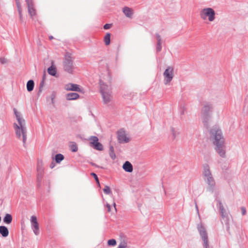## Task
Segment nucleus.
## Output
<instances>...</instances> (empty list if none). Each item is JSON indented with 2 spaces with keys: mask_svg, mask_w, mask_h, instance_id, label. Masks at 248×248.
<instances>
[{
  "mask_svg": "<svg viewBox=\"0 0 248 248\" xmlns=\"http://www.w3.org/2000/svg\"><path fill=\"white\" fill-rule=\"evenodd\" d=\"M123 11L126 17L132 18L133 13L131 8L128 7H124L123 9Z\"/></svg>",
  "mask_w": 248,
  "mask_h": 248,
  "instance_id": "nucleus-17",
  "label": "nucleus"
},
{
  "mask_svg": "<svg viewBox=\"0 0 248 248\" xmlns=\"http://www.w3.org/2000/svg\"><path fill=\"white\" fill-rule=\"evenodd\" d=\"M16 2V5L17 8L18 12L20 18L21 19L22 17V8L21 3L20 2L19 0H15Z\"/></svg>",
  "mask_w": 248,
  "mask_h": 248,
  "instance_id": "nucleus-23",
  "label": "nucleus"
},
{
  "mask_svg": "<svg viewBox=\"0 0 248 248\" xmlns=\"http://www.w3.org/2000/svg\"><path fill=\"white\" fill-rule=\"evenodd\" d=\"M173 68L170 66L168 67L164 71L163 76L164 77V83L168 84L173 78Z\"/></svg>",
  "mask_w": 248,
  "mask_h": 248,
  "instance_id": "nucleus-10",
  "label": "nucleus"
},
{
  "mask_svg": "<svg viewBox=\"0 0 248 248\" xmlns=\"http://www.w3.org/2000/svg\"><path fill=\"white\" fill-rule=\"evenodd\" d=\"M117 248H119L118 247Z\"/></svg>",
  "mask_w": 248,
  "mask_h": 248,
  "instance_id": "nucleus-51",
  "label": "nucleus"
},
{
  "mask_svg": "<svg viewBox=\"0 0 248 248\" xmlns=\"http://www.w3.org/2000/svg\"><path fill=\"white\" fill-rule=\"evenodd\" d=\"M93 147L95 149L98 151H102L103 149V145L98 141L97 142Z\"/></svg>",
  "mask_w": 248,
  "mask_h": 248,
  "instance_id": "nucleus-32",
  "label": "nucleus"
},
{
  "mask_svg": "<svg viewBox=\"0 0 248 248\" xmlns=\"http://www.w3.org/2000/svg\"><path fill=\"white\" fill-rule=\"evenodd\" d=\"M31 223L33 232L36 235H38L39 234V224L35 216H32L31 217Z\"/></svg>",
  "mask_w": 248,
  "mask_h": 248,
  "instance_id": "nucleus-11",
  "label": "nucleus"
},
{
  "mask_svg": "<svg viewBox=\"0 0 248 248\" xmlns=\"http://www.w3.org/2000/svg\"><path fill=\"white\" fill-rule=\"evenodd\" d=\"M127 245L126 244L124 243H120L118 246L119 248H125L126 247Z\"/></svg>",
  "mask_w": 248,
  "mask_h": 248,
  "instance_id": "nucleus-39",
  "label": "nucleus"
},
{
  "mask_svg": "<svg viewBox=\"0 0 248 248\" xmlns=\"http://www.w3.org/2000/svg\"><path fill=\"white\" fill-rule=\"evenodd\" d=\"M109 156L113 160L116 158L114 148L112 146L109 147Z\"/></svg>",
  "mask_w": 248,
  "mask_h": 248,
  "instance_id": "nucleus-31",
  "label": "nucleus"
},
{
  "mask_svg": "<svg viewBox=\"0 0 248 248\" xmlns=\"http://www.w3.org/2000/svg\"><path fill=\"white\" fill-rule=\"evenodd\" d=\"M48 74L52 76H55L57 74L56 69L53 66H51L47 69Z\"/></svg>",
  "mask_w": 248,
  "mask_h": 248,
  "instance_id": "nucleus-21",
  "label": "nucleus"
},
{
  "mask_svg": "<svg viewBox=\"0 0 248 248\" xmlns=\"http://www.w3.org/2000/svg\"><path fill=\"white\" fill-rule=\"evenodd\" d=\"M49 39L50 40H52V39H53V37L52 36H50L49 37Z\"/></svg>",
  "mask_w": 248,
  "mask_h": 248,
  "instance_id": "nucleus-47",
  "label": "nucleus"
},
{
  "mask_svg": "<svg viewBox=\"0 0 248 248\" xmlns=\"http://www.w3.org/2000/svg\"><path fill=\"white\" fill-rule=\"evenodd\" d=\"M214 109L213 104L211 102L205 101L201 109V118L204 125L208 127Z\"/></svg>",
  "mask_w": 248,
  "mask_h": 248,
  "instance_id": "nucleus-3",
  "label": "nucleus"
},
{
  "mask_svg": "<svg viewBox=\"0 0 248 248\" xmlns=\"http://www.w3.org/2000/svg\"><path fill=\"white\" fill-rule=\"evenodd\" d=\"M64 89L66 91H76L81 92V90L79 85L76 84L68 83L65 85Z\"/></svg>",
  "mask_w": 248,
  "mask_h": 248,
  "instance_id": "nucleus-13",
  "label": "nucleus"
},
{
  "mask_svg": "<svg viewBox=\"0 0 248 248\" xmlns=\"http://www.w3.org/2000/svg\"><path fill=\"white\" fill-rule=\"evenodd\" d=\"M28 12L31 17L35 16L36 14L35 9L33 6H31V7H28Z\"/></svg>",
  "mask_w": 248,
  "mask_h": 248,
  "instance_id": "nucleus-25",
  "label": "nucleus"
},
{
  "mask_svg": "<svg viewBox=\"0 0 248 248\" xmlns=\"http://www.w3.org/2000/svg\"><path fill=\"white\" fill-rule=\"evenodd\" d=\"M45 84V81H41L39 84V90L38 93H41L42 91V89L43 87L44 86Z\"/></svg>",
  "mask_w": 248,
  "mask_h": 248,
  "instance_id": "nucleus-36",
  "label": "nucleus"
},
{
  "mask_svg": "<svg viewBox=\"0 0 248 248\" xmlns=\"http://www.w3.org/2000/svg\"><path fill=\"white\" fill-rule=\"evenodd\" d=\"M100 92L101 93L104 103L108 104L112 99L111 89L110 86L105 84L101 79L99 81Z\"/></svg>",
  "mask_w": 248,
  "mask_h": 248,
  "instance_id": "nucleus-5",
  "label": "nucleus"
},
{
  "mask_svg": "<svg viewBox=\"0 0 248 248\" xmlns=\"http://www.w3.org/2000/svg\"><path fill=\"white\" fill-rule=\"evenodd\" d=\"M123 169L127 172H132L133 170L132 165L128 161H126L124 163L123 165Z\"/></svg>",
  "mask_w": 248,
  "mask_h": 248,
  "instance_id": "nucleus-15",
  "label": "nucleus"
},
{
  "mask_svg": "<svg viewBox=\"0 0 248 248\" xmlns=\"http://www.w3.org/2000/svg\"><path fill=\"white\" fill-rule=\"evenodd\" d=\"M28 7H31V6H33V0H25Z\"/></svg>",
  "mask_w": 248,
  "mask_h": 248,
  "instance_id": "nucleus-37",
  "label": "nucleus"
},
{
  "mask_svg": "<svg viewBox=\"0 0 248 248\" xmlns=\"http://www.w3.org/2000/svg\"><path fill=\"white\" fill-rule=\"evenodd\" d=\"M106 206L108 208V212H110V205L108 203H107V205H106Z\"/></svg>",
  "mask_w": 248,
  "mask_h": 248,
  "instance_id": "nucleus-43",
  "label": "nucleus"
},
{
  "mask_svg": "<svg viewBox=\"0 0 248 248\" xmlns=\"http://www.w3.org/2000/svg\"><path fill=\"white\" fill-rule=\"evenodd\" d=\"M93 166H96V165H95L94 164H93Z\"/></svg>",
  "mask_w": 248,
  "mask_h": 248,
  "instance_id": "nucleus-49",
  "label": "nucleus"
},
{
  "mask_svg": "<svg viewBox=\"0 0 248 248\" xmlns=\"http://www.w3.org/2000/svg\"><path fill=\"white\" fill-rule=\"evenodd\" d=\"M104 42L105 45L108 46L110 44V33H107L104 37Z\"/></svg>",
  "mask_w": 248,
  "mask_h": 248,
  "instance_id": "nucleus-27",
  "label": "nucleus"
},
{
  "mask_svg": "<svg viewBox=\"0 0 248 248\" xmlns=\"http://www.w3.org/2000/svg\"><path fill=\"white\" fill-rule=\"evenodd\" d=\"M155 37L157 40V44H156V51L157 52H159L161 51L162 49V39L161 38L160 35L158 33H156Z\"/></svg>",
  "mask_w": 248,
  "mask_h": 248,
  "instance_id": "nucleus-14",
  "label": "nucleus"
},
{
  "mask_svg": "<svg viewBox=\"0 0 248 248\" xmlns=\"http://www.w3.org/2000/svg\"><path fill=\"white\" fill-rule=\"evenodd\" d=\"M113 206L114 207V208H115V210H116V204H115V202L113 203Z\"/></svg>",
  "mask_w": 248,
  "mask_h": 248,
  "instance_id": "nucleus-48",
  "label": "nucleus"
},
{
  "mask_svg": "<svg viewBox=\"0 0 248 248\" xmlns=\"http://www.w3.org/2000/svg\"><path fill=\"white\" fill-rule=\"evenodd\" d=\"M171 131L173 139H175L180 133L178 130H176L173 127L171 128Z\"/></svg>",
  "mask_w": 248,
  "mask_h": 248,
  "instance_id": "nucleus-29",
  "label": "nucleus"
},
{
  "mask_svg": "<svg viewBox=\"0 0 248 248\" xmlns=\"http://www.w3.org/2000/svg\"><path fill=\"white\" fill-rule=\"evenodd\" d=\"M91 175L93 176L94 178V180H95L96 183L97 184V185L100 186V183H99V179H98V178L97 177V175L94 172H92L91 173Z\"/></svg>",
  "mask_w": 248,
  "mask_h": 248,
  "instance_id": "nucleus-35",
  "label": "nucleus"
},
{
  "mask_svg": "<svg viewBox=\"0 0 248 248\" xmlns=\"http://www.w3.org/2000/svg\"><path fill=\"white\" fill-rule=\"evenodd\" d=\"M108 246H115L116 244V241L114 239H109L108 241Z\"/></svg>",
  "mask_w": 248,
  "mask_h": 248,
  "instance_id": "nucleus-34",
  "label": "nucleus"
},
{
  "mask_svg": "<svg viewBox=\"0 0 248 248\" xmlns=\"http://www.w3.org/2000/svg\"><path fill=\"white\" fill-rule=\"evenodd\" d=\"M111 24H106L104 26V29L105 30H108V29H109L110 27H111Z\"/></svg>",
  "mask_w": 248,
  "mask_h": 248,
  "instance_id": "nucleus-40",
  "label": "nucleus"
},
{
  "mask_svg": "<svg viewBox=\"0 0 248 248\" xmlns=\"http://www.w3.org/2000/svg\"><path fill=\"white\" fill-rule=\"evenodd\" d=\"M117 138L120 143H127L129 141V138L126 137L125 132L123 130L118 131Z\"/></svg>",
  "mask_w": 248,
  "mask_h": 248,
  "instance_id": "nucleus-12",
  "label": "nucleus"
},
{
  "mask_svg": "<svg viewBox=\"0 0 248 248\" xmlns=\"http://www.w3.org/2000/svg\"><path fill=\"white\" fill-rule=\"evenodd\" d=\"M79 95L75 93H70L66 94V98L67 100H74L78 99Z\"/></svg>",
  "mask_w": 248,
  "mask_h": 248,
  "instance_id": "nucleus-16",
  "label": "nucleus"
},
{
  "mask_svg": "<svg viewBox=\"0 0 248 248\" xmlns=\"http://www.w3.org/2000/svg\"><path fill=\"white\" fill-rule=\"evenodd\" d=\"M7 62V60L3 58V57H1L0 58V62L2 64H4L5 63H6Z\"/></svg>",
  "mask_w": 248,
  "mask_h": 248,
  "instance_id": "nucleus-38",
  "label": "nucleus"
},
{
  "mask_svg": "<svg viewBox=\"0 0 248 248\" xmlns=\"http://www.w3.org/2000/svg\"><path fill=\"white\" fill-rule=\"evenodd\" d=\"M34 83L33 80H29L27 83V89L29 92L33 90Z\"/></svg>",
  "mask_w": 248,
  "mask_h": 248,
  "instance_id": "nucleus-20",
  "label": "nucleus"
},
{
  "mask_svg": "<svg viewBox=\"0 0 248 248\" xmlns=\"http://www.w3.org/2000/svg\"><path fill=\"white\" fill-rule=\"evenodd\" d=\"M195 207H196L197 212L198 214H199V209H198V205H197L196 202H195Z\"/></svg>",
  "mask_w": 248,
  "mask_h": 248,
  "instance_id": "nucleus-45",
  "label": "nucleus"
},
{
  "mask_svg": "<svg viewBox=\"0 0 248 248\" xmlns=\"http://www.w3.org/2000/svg\"><path fill=\"white\" fill-rule=\"evenodd\" d=\"M211 137L213 140V144L217 153L222 158L226 157V145L225 140L222 136L221 129L217 127H213L210 130Z\"/></svg>",
  "mask_w": 248,
  "mask_h": 248,
  "instance_id": "nucleus-1",
  "label": "nucleus"
},
{
  "mask_svg": "<svg viewBox=\"0 0 248 248\" xmlns=\"http://www.w3.org/2000/svg\"><path fill=\"white\" fill-rule=\"evenodd\" d=\"M90 141L91 146H93L98 141V138L96 136H91L89 139Z\"/></svg>",
  "mask_w": 248,
  "mask_h": 248,
  "instance_id": "nucleus-26",
  "label": "nucleus"
},
{
  "mask_svg": "<svg viewBox=\"0 0 248 248\" xmlns=\"http://www.w3.org/2000/svg\"><path fill=\"white\" fill-rule=\"evenodd\" d=\"M103 191L105 193L107 194H109L111 193L110 188L108 186H105V188L103 189Z\"/></svg>",
  "mask_w": 248,
  "mask_h": 248,
  "instance_id": "nucleus-33",
  "label": "nucleus"
},
{
  "mask_svg": "<svg viewBox=\"0 0 248 248\" xmlns=\"http://www.w3.org/2000/svg\"><path fill=\"white\" fill-rule=\"evenodd\" d=\"M197 229L203 241L204 248H208V239L205 228L202 224H200L198 225Z\"/></svg>",
  "mask_w": 248,
  "mask_h": 248,
  "instance_id": "nucleus-8",
  "label": "nucleus"
},
{
  "mask_svg": "<svg viewBox=\"0 0 248 248\" xmlns=\"http://www.w3.org/2000/svg\"><path fill=\"white\" fill-rule=\"evenodd\" d=\"M53 98H52V101L53 102Z\"/></svg>",
  "mask_w": 248,
  "mask_h": 248,
  "instance_id": "nucleus-50",
  "label": "nucleus"
},
{
  "mask_svg": "<svg viewBox=\"0 0 248 248\" xmlns=\"http://www.w3.org/2000/svg\"><path fill=\"white\" fill-rule=\"evenodd\" d=\"M46 79V74L45 72H44L43 74V77H42V80L45 81Z\"/></svg>",
  "mask_w": 248,
  "mask_h": 248,
  "instance_id": "nucleus-42",
  "label": "nucleus"
},
{
  "mask_svg": "<svg viewBox=\"0 0 248 248\" xmlns=\"http://www.w3.org/2000/svg\"><path fill=\"white\" fill-rule=\"evenodd\" d=\"M215 12L211 8L203 9L200 12V16L202 19L205 20L208 17L209 21H213L215 19Z\"/></svg>",
  "mask_w": 248,
  "mask_h": 248,
  "instance_id": "nucleus-7",
  "label": "nucleus"
},
{
  "mask_svg": "<svg viewBox=\"0 0 248 248\" xmlns=\"http://www.w3.org/2000/svg\"><path fill=\"white\" fill-rule=\"evenodd\" d=\"M64 158V156L61 154H58L55 156V160L57 163H60Z\"/></svg>",
  "mask_w": 248,
  "mask_h": 248,
  "instance_id": "nucleus-24",
  "label": "nucleus"
},
{
  "mask_svg": "<svg viewBox=\"0 0 248 248\" xmlns=\"http://www.w3.org/2000/svg\"><path fill=\"white\" fill-rule=\"evenodd\" d=\"M14 112L18 121V124H14L16 134L19 139H21L22 137V140L24 145H25L27 140V129L25 126V120L21 117L20 113L16 108H14Z\"/></svg>",
  "mask_w": 248,
  "mask_h": 248,
  "instance_id": "nucleus-2",
  "label": "nucleus"
},
{
  "mask_svg": "<svg viewBox=\"0 0 248 248\" xmlns=\"http://www.w3.org/2000/svg\"><path fill=\"white\" fill-rule=\"evenodd\" d=\"M37 172H40V174L41 175V173H44V167L43 161L41 160H38L37 165Z\"/></svg>",
  "mask_w": 248,
  "mask_h": 248,
  "instance_id": "nucleus-19",
  "label": "nucleus"
},
{
  "mask_svg": "<svg viewBox=\"0 0 248 248\" xmlns=\"http://www.w3.org/2000/svg\"><path fill=\"white\" fill-rule=\"evenodd\" d=\"M217 202V205H218L219 210L221 216L222 218V219L224 220L225 223L226 224L228 225L229 224V218H228V214L226 211V210L224 209L223 205L222 203H221V202L219 199H216Z\"/></svg>",
  "mask_w": 248,
  "mask_h": 248,
  "instance_id": "nucleus-9",
  "label": "nucleus"
},
{
  "mask_svg": "<svg viewBox=\"0 0 248 248\" xmlns=\"http://www.w3.org/2000/svg\"><path fill=\"white\" fill-rule=\"evenodd\" d=\"M242 213L243 215H245L246 213V210L245 207H241Z\"/></svg>",
  "mask_w": 248,
  "mask_h": 248,
  "instance_id": "nucleus-41",
  "label": "nucleus"
},
{
  "mask_svg": "<svg viewBox=\"0 0 248 248\" xmlns=\"http://www.w3.org/2000/svg\"><path fill=\"white\" fill-rule=\"evenodd\" d=\"M202 175L204 182L208 185L207 190L213 193L215 188L216 182L210 171V167L207 164L203 166Z\"/></svg>",
  "mask_w": 248,
  "mask_h": 248,
  "instance_id": "nucleus-4",
  "label": "nucleus"
},
{
  "mask_svg": "<svg viewBox=\"0 0 248 248\" xmlns=\"http://www.w3.org/2000/svg\"><path fill=\"white\" fill-rule=\"evenodd\" d=\"M70 150L73 152H76L78 150V146L76 143L75 142H72L71 143V144L70 146Z\"/></svg>",
  "mask_w": 248,
  "mask_h": 248,
  "instance_id": "nucleus-30",
  "label": "nucleus"
},
{
  "mask_svg": "<svg viewBox=\"0 0 248 248\" xmlns=\"http://www.w3.org/2000/svg\"><path fill=\"white\" fill-rule=\"evenodd\" d=\"M185 110V108L184 107H183L180 111V113L181 115H183L184 114Z\"/></svg>",
  "mask_w": 248,
  "mask_h": 248,
  "instance_id": "nucleus-44",
  "label": "nucleus"
},
{
  "mask_svg": "<svg viewBox=\"0 0 248 248\" xmlns=\"http://www.w3.org/2000/svg\"><path fill=\"white\" fill-rule=\"evenodd\" d=\"M55 164L53 163H52L50 165V168L52 169L54 167Z\"/></svg>",
  "mask_w": 248,
  "mask_h": 248,
  "instance_id": "nucleus-46",
  "label": "nucleus"
},
{
  "mask_svg": "<svg viewBox=\"0 0 248 248\" xmlns=\"http://www.w3.org/2000/svg\"><path fill=\"white\" fill-rule=\"evenodd\" d=\"M12 221V217L10 214H6L3 218V222L6 224H10Z\"/></svg>",
  "mask_w": 248,
  "mask_h": 248,
  "instance_id": "nucleus-22",
  "label": "nucleus"
},
{
  "mask_svg": "<svg viewBox=\"0 0 248 248\" xmlns=\"http://www.w3.org/2000/svg\"><path fill=\"white\" fill-rule=\"evenodd\" d=\"M43 173H41V175L40 174V172H37V186L38 187H40L41 186L42 179L43 177Z\"/></svg>",
  "mask_w": 248,
  "mask_h": 248,
  "instance_id": "nucleus-28",
  "label": "nucleus"
},
{
  "mask_svg": "<svg viewBox=\"0 0 248 248\" xmlns=\"http://www.w3.org/2000/svg\"><path fill=\"white\" fill-rule=\"evenodd\" d=\"M0 233L3 237H6L9 235L8 228L4 226H0Z\"/></svg>",
  "mask_w": 248,
  "mask_h": 248,
  "instance_id": "nucleus-18",
  "label": "nucleus"
},
{
  "mask_svg": "<svg viewBox=\"0 0 248 248\" xmlns=\"http://www.w3.org/2000/svg\"><path fill=\"white\" fill-rule=\"evenodd\" d=\"M63 67L64 71L72 74L74 69L73 60L72 59L70 54L67 53L64 57L63 62Z\"/></svg>",
  "mask_w": 248,
  "mask_h": 248,
  "instance_id": "nucleus-6",
  "label": "nucleus"
}]
</instances>
